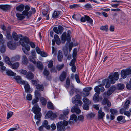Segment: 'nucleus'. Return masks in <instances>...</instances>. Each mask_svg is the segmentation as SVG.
I'll use <instances>...</instances> for the list:
<instances>
[{
  "instance_id": "f257e3e1",
  "label": "nucleus",
  "mask_w": 131,
  "mask_h": 131,
  "mask_svg": "<svg viewBox=\"0 0 131 131\" xmlns=\"http://www.w3.org/2000/svg\"><path fill=\"white\" fill-rule=\"evenodd\" d=\"M66 39L67 42L66 43V46L63 48V51L65 55L67 56L69 54L68 51V43H69L71 41V38L69 34L68 33L67 35L66 32H64L62 35L61 38L62 43H64Z\"/></svg>"
},
{
  "instance_id": "f03ea898",
  "label": "nucleus",
  "mask_w": 131,
  "mask_h": 131,
  "mask_svg": "<svg viewBox=\"0 0 131 131\" xmlns=\"http://www.w3.org/2000/svg\"><path fill=\"white\" fill-rule=\"evenodd\" d=\"M13 37L14 40V42L16 45L18 46L20 44L23 46H25V43L23 42L22 39L20 38V37H22L21 35H18L15 32H13Z\"/></svg>"
},
{
  "instance_id": "7ed1b4c3",
  "label": "nucleus",
  "mask_w": 131,
  "mask_h": 131,
  "mask_svg": "<svg viewBox=\"0 0 131 131\" xmlns=\"http://www.w3.org/2000/svg\"><path fill=\"white\" fill-rule=\"evenodd\" d=\"M68 124L67 121L65 120L58 122L56 124L57 131H64Z\"/></svg>"
},
{
  "instance_id": "20e7f679",
  "label": "nucleus",
  "mask_w": 131,
  "mask_h": 131,
  "mask_svg": "<svg viewBox=\"0 0 131 131\" xmlns=\"http://www.w3.org/2000/svg\"><path fill=\"white\" fill-rule=\"evenodd\" d=\"M32 110L34 113L35 114V118L39 119L41 117V114L40 112L41 108L39 107V106L37 104L34 105L32 109Z\"/></svg>"
},
{
  "instance_id": "39448f33",
  "label": "nucleus",
  "mask_w": 131,
  "mask_h": 131,
  "mask_svg": "<svg viewBox=\"0 0 131 131\" xmlns=\"http://www.w3.org/2000/svg\"><path fill=\"white\" fill-rule=\"evenodd\" d=\"M108 78L110 79L111 83L113 84L119 78L118 73L117 72H115L111 73Z\"/></svg>"
},
{
  "instance_id": "423d86ee",
  "label": "nucleus",
  "mask_w": 131,
  "mask_h": 131,
  "mask_svg": "<svg viewBox=\"0 0 131 131\" xmlns=\"http://www.w3.org/2000/svg\"><path fill=\"white\" fill-rule=\"evenodd\" d=\"M130 72L131 70L130 68L122 70L121 72L122 77L123 79L126 78L127 75L130 74Z\"/></svg>"
},
{
  "instance_id": "0eeeda50",
  "label": "nucleus",
  "mask_w": 131,
  "mask_h": 131,
  "mask_svg": "<svg viewBox=\"0 0 131 131\" xmlns=\"http://www.w3.org/2000/svg\"><path fill=\"white\" fill-rule=\"evenodd\" d=\"M92 89L91 87L85 88L83 89V91L81 93V95L83 96H88L90 94L89 92Z\"/></svg>"
},
{
  "instance_id": "6e6552de",
  "label": "nucleus",
  "mask_w": 131,
  "mask_h": 131,
  "mask_svg": "<svg viewBox=\"0 0 131 131\" xmlns=\"http://www.w3.org/2000/svg\"><path fill=\"white\" fill-rule=\"evenodd\" d=\"M109 82V80L108 79H105L102 80V83H101L99 86L100 87L103 86L106 84L105 87L106 88H108L110 85V83Z\"/></svg>"
},
{
  "instance_id": "1a4fd4ad",
  "label": "nucleus",
  "mask_w": 131,
  "mask_h": 131,
  "mask_svg": "<svg viewBox=\"0 0 131 131\" xmlns=\"http://www.w3.org/2000/svg\"><path fill=\"white\" fill-rule=\"evenodd\" d=\"M110 111L111 113L110 119L111 120H113L114 118V115H117L118 114V112L117 110L114 109H111Z\"/></svg>"
},
{
  "instance_id": "9d476101",
  "label": "nucleus",
  "mask_w": 131,
  "mask_h": 131,
  "mask_svg": "<svg viewBox=\"0 0 131 131\" xmlns=\"http://www.w3.org/2000/svg\"><path fill=\"white\" fill-rule=\"evenodd\" d=\"M29 7L27 5L25 7V10L23 12V13L25 15H26L27 17L28 18L32 14L31 12L30 11L28 12V11L30 9Z\"/></svg>"
},
{
  "instance_id": "9b49d317",
  "label": "nucleus",
  "mask_w": 131,
  "mask_h": 131,
  "mask_svg": "<svg viewBox=\"0 0 131 131\" xmlns=\"http://www.w3.org/2000/svg\"><path fill=\"white\" fill-rule=\"evenodd\" d=\"M31 54L32 56H30L29 57L30 61L34 64L36 63V61L34 58H36V53L34 50H32L31 51Z\"/></svg>"
},
{
  "instance_id": "f8f14e48",
  "label": "nucleus",
  "mask_w": 131,
  "mask_h": 131,
  "mask_svg": "<svg viewBox=\"0 0 131 131\" xmlns=\"http://www.w3.org/2000/svg\"><path fill=\"white\" fill-rule=\"evenodd\" d=\"M14 78L16 80L17 82L18 83L21 84H24L26 82L23 80L20 76H15L14 77Z\"/></svg>"
},
{
  "instance_id": "ddd939ff",
  "label": "nucleus",
  "mask_w": 131,
  "mask_h": 131,
  "mask_svg": "<svg viewBox=\"0 0 131 131\" xmlns=\"http://www.w3.org/2000/svg\"><path fill=\"white\" fill-rule=\"evenodd\" d=\"M78 118L76 115L74 114H73L70 116L69 123L70 124H73L76 122Z\"/></svg>"
},
{
  "instance_id": "4468645a",
  "label": "nucleus",
  "mask_w": 131,
  "mask_h": 131,
  "mask_svg": "<svg viewBox=\"0 0 131 131\" xmlns=\"http://www.w3.org/2000/svg\"><path fill=\"white\" fill-rule=\"evenodd\" d=\"M8 47L10 49L14 50L16 48V46L15 43H14L11 41H9L8 42L7 44Z\"/></svg>"
},
{
  "instance_id": "2eb2a0df",
  "label": "nucleus",
  "mask_w": 131,
  "mask_h": 131,
  "mask_svg": "<svg viewBox=\"0 0 131 131\" xmlns=\"http://www.w3.org/2000/svg\"><path fill=\"white\" fill-rule=\"evenodd\" d=\"M71 111L72 113L75 112L77 114H79L81 112V111L77 105L73 106L71 109Z\"/></svg>"
},
{
  "instance_id": "dca6fc26",
  "label": "nucleus",
  "mask_w": 131,
  "mask_h": 131,
  "mask_svg": "<svg viewBox=\"0 0 131 131\" xmlns=\"http://www.w3.org/2000/svg\"><path fill=\"white\" fill-rule=\"evenodd\" d=\"M67 76V74L65 71L63 72L59 77V79L61 82H63L65 80Z\"/></svg>"
},
{
  "instance_id": "f3484780",
  "label": "nucleus",
  "mask_w": 131,
  "mask_h": 131,
  "mask_svg": "<svg viewBox=\"0 0 131 131\" xmlns=\"http://www.w3.org/2000/svg\"><path fill=\"white\" fill-rule=\"evenodd\" d=\"M102 103L103 105L107 104V106L110 107L111 105L110 102L106 98H105L103 100Z\"/></svg>"
},
{
  "instance_id": "a211bd4d",
  "label": "nucleus",
  "mask_w": 131,
  "mask_h": 131,
  "mask_svg": "<svg viewBox=\"0 0 131 131\" xmlns=\"http://www.w3.org/2000/svg\"><path fill=\"white\" fill-rule=\"evenodd\" d=\"M98 118L99 119H103V117L105 114L104 112H103L101 110H100L98 112Z\"/></svg>"
},
{
  "instance_id": "6ab92c4d",
  "label": "nucleus",
  "mask_w": 131,
  "mask_h": 131,
  "mask_svg": "<svg viewBox=\"0 0 131 131\" xmlns=\"http://www.w3.org/2000/svg\"><path fill=\"white\" fill-rule=\"evenodd\" d=\"M26 15H25L24 14H20L19 13H17L16 16L18 20H22L25 17Z\"/></svg>"
},
{
  "instance_id": "aec40b11",
  "label": "nucleus",
  "mask_w": 131,
  "mask_h": 131,
  "mask_svg": "<svg viewBox=\"0 0 131 131\" xmlns=\"http://www.w3.org/2000/svg\"><path fill=\"white\" fill-rule=\"evenodd\" d=\"M61 12L59 11H55L52 14V16L53 18H57L60 16Z\"/></svg>"
},
{
  "instance_id": "412c9836",
  "label": "nucleus",
  "mask_w": 131,
  "mask_h": 131,
  "mask_svg": "<svg viewBox=\"0 0 131 131\" xmlns=\"http://www.w3.org/2000/svg\"><path fill=\"white\" fill-rule=\"evenodd\" d=\"M20 56L19 55H16L11 58V61L12 62L19 61L20 59Z\"/></svg>"
},
{
  "instance_id": "4be33fe9",
  "label": "nucleus",
  "mask_w": 131,
  "mask_h": 131,
  "mask_svg": "<svg viewBox=\"0 0 131 131\" xmlns=\"http://www.w3.org/2000/svg\"><path fill=\"white\" fill-rule=\"evenodd\" d=\"M42 125L48 129H49L50 128V126L48 125V122L46 120H45L43 122Z\"/></svg>"
},
{
  "instance_id": "5701e85b",
  "label": "nucleus",
  "mask_w": 131,
  "mask_h": 131,
  "mask_svg": "<svg viewBox=\"0 0 131 131\" xmlns=\"http://www.w3.org/2000/svg\"><path fill=\"white\" fill-rule=\"evenodd\" d=\"M22 62L25 65H27L28 63V59L25 55L23 56Z\"/></svg>"
},
{
  "instance_id": "b1692460",
  "label": "nucleus",
  "mask_w": 131,
  "mask_h": 131,
  "mask_svg": "<svg viewBox=\"0 0 131 131\" xmlns=\"http://www.w3.org/2000/svg\"><path fill=\"white\" fill-rule=\"evenodd\" d=\"M81 99L80 96L79 94H77L73 97L72 99V102L73 103H75L76 101Z\"/></svg>"
},
{
  "instance_id": "393cba45",
  "label": "nucleus",
  "mask_w": 131,
  "mask_h": 131,
  "mask_svg": "<svg viewBox=\"0 0 131 131\" xmlns=\"http://www.w3.org/2000/svg\"><path fill=\"white\" fill-rule=\"evenodd\" d=\"M117 89L118 90H122L125 87L124 84L122 83H118L116 85V87Z\"/></svg>"
},
{
  "instance_id": "a878e982",
  "label": "nucleus",
  "mask_w": 131,
  "mask_h": 131,
  "mask_svg": "<svg viewBox=\"0 0 131 131\" xmlns=\"http://www.w3.org/2000/svg\"><path fill=\"white\" fill-rule=\"evenodd\" d=\"M63 59L62 51H59L58 53V59L59 61H61Z\"/></svg>"
},
{
  "instance_id": "bb28decb",
  "label": "nucleus",
  "mask_w": 131,
  "mask_h": 131,
  "mask_svg": "<svg viewBox=\"0 0 131 131\" xmlns=\"http://www.w3.org/2000/svg\"><path fill=\"white\" fill-rule=\"evenodd\" d=\"M83 102L88 105H90L91 103V101L89 99L86 97H84L82 99Z\"/></svg>"
},
{
  "instance_id": "cd10ccee",
  "label": "nucleus",
  "mask_w": 131,
  "mask_h": 131,
  "mask_svg": "<svg viewBox=\"0 0 131 131\" xmlns=\"http://www.w3.org/2000/svg\"><path fill=\"white\" fill-rule=\"evenodd\" d=\"M25 81L26 82L24 84L25 85L24 88L26 92H29L30 90V86L27 82L26 81Z\"/></svg>"
},
{
  "instance_id": "c85d7f7f",
  "label": "nucleus",
  "mask_w": 131,
  "mask_h": 131,
  "mask_svg": "<svg viewBox=\"0 0 131 131\" xmlns=\"http://www.w3.org/2000/svg\"><path fill=\"white\" fill-rule=\"evenodd\" d=\"M54 37L55 40L56 41V43L59 45L60 44V40L58 36L57 35H55L54 36Z\"/></svg>"
},
{
  "instance_id": "c756f323",
  "label": "nucleus",
  "mask_w": 131,
  "mask_h": 131,
  "mask_svg": "<svg viewBox=\"0 0 131 131\" xmlns=\"http://www.w3.org/2000/svg\"><path fill=\"white\" fill-rule=\"evenodd\" d=\"M100 82H101L100 81H98V83L99 84V85L98 86H96L94 89L95 92H96V93H97L98 94H100V89L99 88V87L100 86H99L101 84Z\"/></svg>"
},
{
  "instance_id": "7c9ffc66",
  "label": "nucleus",
  "mask_w": 131,
  "mask_h": 131,
  "mask_svg": "<svg viewBox=\"0 0 131 131\" xmlns=\"http://www.w3.org/2000/svg\"><path fill=\"white\" fill-rule=\"evenodd\" d=\"M123 117L122 116H120L118 117L117 118V120L120 121L119 123L121 124H122L125 123L126 122V120L125 119H123Z\"/></svg>"
},
{
  "instance_id": "2f4dec72",
  "label": "nucleus",
  "mask_w": 131,
  "mask_h": 131,
  "mask_svg": "<svg viewBox=\"0 0 131 131\" xmlns=\"http://www.w3.org/2000/svg\"><path fill=\"white\" fill-rule=\"evenodd\" d=\"M19 62H16L13 64H12V65L10 66H11V67L12 68L14 69H16L18 68L19 66Z\"/></svg>"
},
{
  "instance_id": "473e14b6",
  "label": "nucleus",
  "mask_w": 131,
  "mask_h": 131,
  "mask_svg": "<svg viewBox=\"0 0 131 131\" xmlns=\"http://www.w3.org/2000/svg\"><path fill=\"white\" fill-rule=\"evenodd\" d=\"M85 16L86 21L88 23H89L90 24H92L93 23L92 19L88 16L86 15Z\"/></svg>"
},
{
  "instance_id": "72a5a7b5",
  "label": "nucleus",
  "mask_w": 131,
  "mask_h": 131,
  "mask_svg": "<svg viewBox=\"0 0 131 131\" xmlns=\"http://www.w3.org/2000/svg\"><path fill=\"white\" fill-rule=\"evenodd\" d=\"M99 94L95 93L93 98V100L95 102H97L99 101Z\"/></svg>"
},
{
  "instance_id": "f704fd0d",
  "label": "nucleus",
  "mask_w": 131,
  "mask_h": 131,
  "mask_svg": "<svg viewBox=\"0 0 131 131\" xmlns=\"http://www.w3.org/2000/svg\"><path fill=\"white\" fill-rule=\"evenodd\" d=\"M71 89L69 91V93L70 95H73L75 92H76L77 89L74 88V86L73 85L71 86Z\"/></svg>"
},
{
  "instance_id": "c9c22d12",
  "label": "nucleus",
  "mask_w": 131,
  "mask_h": 131,
  "mask_svg": "<svg viewBox=\"0 0 131 131\" xmlns=\"http://www.w3.org/2000/svg\"><path fill=\"white\" fill-rule=\"evenodd\" d=\"M24 6L23 5L21 4L17 7L16 9L17 11L21 12L24 9Z\"/></svg>"
},
{
  "instance_id": "e433bc0d",
  "label": "nucleus",
  "mask_w": 131,
  "mask_h": 131,
  "mask_svg": "<svg viewBox=\"0 0 131 131\" xmlns=\"http://www.w3.org/2000/svg\"><path fill=\"white\" fill-rule=\"evenodd\" d=\"M37 66L38 68L40 70H42L43 68V66L42 63L39 61L37 62Z\"/></svg>"
},
{
  "instance_id": "4c0bfd02",
  "label": "nucleus",
  "mask_w": 131,
  "mask_h": 131,
  "mask_svg": "<svg viewBox=\"0 0 131 131\" xmlns=\"http://www.w3.org/2000/svg\"><path fill=\"white\" fill-rule=\"evenodd\" d=\"M26 77L28 79L30 80L34 78L33 74L31 72H29L26 76Z\"/></svg>"
},
{
  "instance_id": "58836bf2",
  "label": "nucleus",
  "mask_w": 131,
  "mask_h": 131,
  "mask_svg": "<svg viewBox=\"0 0 131 131\" xmlns=\"http://www.w3.org/2000/svg\"><path fill=\"white\" fill-rule=\"evenodd\" d=\"M35 94L36 97L39 99L41 96V95L40 92L38 90H35Z\"/></svg>"
},
{
  "instance_id": "ea45409f",
  "label": "nucleus",
  "mask_w": 131,
  "mask_h": 131,
  "mask_svg": "<svg viewBox=\"0 0 131 131\" xmlns=\"http://www.w3.org/2000/svg\"><path fill=\"white\" fill-rule=\"evenodd\" d=\"M36 88L40 91H43V87L42 84H38L36 85Z\"/></svg>"
},
{
  "instance_id": "a19ab883",
  "label": "nucleus",
  "mask_w": 131,
  "mask_h": 131,
  "mask_svg": "<svg viewBox=\"0 0 131 131\" xmlns=\"http://www.w3.org/2000/svg\"><path fill=\"white\" fill-rule=\"evenodd\" d=\"M95 114L93 113H90L86 115L88 119H91L95 116Z\"/></svg>"
},
{
  "instance_id": "79ce46f5",
  "label": "nucleus",
  "mask_w": 131,
  "mask_h": 131,
  "mask_svg": "<svg viewBox=\"0 0 131 131\" xmlns=\"http://www.w3.org/2000/svg\"><path fill=\"white\" fill-rule=\"evenodd\" d=\"M6 73L7 75L11 76H14L16 75V73L11 70H9L6 72Z\"/></svg>"
},
{
  "instance_id": "37998d69",
  "label": "nucleus",
  "mask_w": 131,
  "mask_h": 131,
  "mask_svg": "<svg viewBox=\"0 0 131 131\" xmlns=\"http://www.w3.org/2000/svg\"><path fill=\"white\" fill-rule=\"evenodd\" d=\"M6 50V47L5 45H2L1 47L0 51L2 53H4Z\"/></svg>"
},
{
  "instance_id": "c03bdc74",
  "label": "nucleus",
  "mask_w": 131,
  "mask_h": 131,
  "mask_svg": "<svg viewBox=\"0 0 131 131\" xmlns=\"http://www.w3.org/2000/svg\"><path fill=\"white\" fill-rule=\"evenodd\" d=\"M47 106L48 108L49 109L53 110L54 109V107L52 103L50 102H48L47 104Z\"/></svg>"
},
{
  "instance_id": "a18cd8bd",
  "label": "nucleus",
  "mask_w": 131,
  "mask_h": 131,
  "mask_svg": "<svg viewBox=\"0 0 131 131\" xmlns=\"http://www.w3.org/2000/svg\"><path fill=\"white\" fill-rule=\"evenodd\" d=\"M70 84V79L69 78H67L66 81V84L65 85V87L66 88H68L69 87Z\"/></svg>"
},
{
  "instance_id": "49530a36",
  "label": "nucleus",
  "mask_w": 131,
  "mask_h": 131,
  "mask_svg": "<svg viewBox=\"0 0 131 131\" xmlns=\"http://www.w3.org/2000/svg\"><path fill=\"white\" fill-rule=\"evenodd\" d=\"M5 62L7 63L9 65H12V63L11 62L9 58L8 57H6L5 58Z\"/></svg>"
},
{
  "instance_id": "de8ad7c7",
  "label": "nucleus",
  "mask_w": 131,
  "mask_h": 131,
  "mask_svg": "<svg viewBox=\"0 0 131 131\" xmlns=\"http://www.w3.org/2000/svg\"><path fill=\"white\" fill-rule=\"evenodd\" d=\"M64 67V64L58 65L56 66V68L57 70L60 71Z\"/></svg>"
},
{
  "instance_id": "09e8293b",
  "label": "nucleus",
  "mask_w": 131,
  "mask_h": 131,
  "mask_svg": "<svg viewBox=\"0 0 131 131\" xmlns=\"http://www.w3.org/2000/svg\"><path fill=\"white\" fill-rule=\"evenodd\" d=\"M77 49L74 48L73 50L72 56L74 59H75V57L77 54Z\"/></svg>"
},
{
  "instance_id": "8fccbe9b",
  "label": "nucleus",
  "mask_w": 131,
  "mask_h": 131,
  "mask_svg": "<svg viewBox=\"0 0 131 131\" xmlns=\"http://www.w3.org/2000/svg\"><path fill=\"white\" fill-rule=\"evenodd\" d=\"M100 29L102 30H105L107 31L108 30V27L107 25L102 26L100 28Z\"/></svg>"
},
{
  "instance_id": "3c124183",
  "label": "nucleus",
  "mask_w": 131,
  "mask_h": 131,
  "mask_svg": "<svg viewBox=\"0 0 131 131\" xmlns=\"http://www.w3.org/2000/svg\"><path fill=\"white\" fill-rule=\"evenodd\" d=\"M40 101L42 105H46L47 101L46 99L44 97H41L40 99Z\"/></svg>"
},
{
  "instance_id": "603ef678",
  "label": "nucleus",
  "mask_w": 131,
  "mask_h": 131,
  "mask_svg": "<svg viewBox=\"0 0 131 131\" xmlns=\"http://www.w3.org/2000/svg\"><path fill=\"white\" fill-rule=\"evenodd\" d=\"M23 40V42L24 41L27 44H29V42H30L28 38L26 37H24L23 39H22Z\"/></svg>"
},
{
  "instance_id": "864d4df0",
  "label": "nucleus",
  "mask_w": 131,
  "mask_h": 131,
  "mask_svg": "<svg viewBox=\"0 0 131 131\" xmlns=\"http://www.w3.org/2000/svg\"><path fill=\"white\" fill-rule=\"evenodd\" d=\"M53 62L52 60H51L49 61L48 65V67L49 68H51L52 67L53 65Z\"/></svg>"
},
{
  "instance_id": "5fc2aeb1",
  "label": "nucleus",
  "mask_w": 131,
  "mask_h": 131,
  "mask_svg": "<svg viewBox=\"0 0 131 131\" xmlns=\"http://www.w3.org/2000/svg\"><path fill=\"white\" fill-rule=\"evenodd\" d=\"M59 33L61 34L63 32V28L61 26H59L58 27Z\"/></svg>"
},
{
  "instance_id": "6e6d98bb",
  "label": "nucleus",
  "mask_w": 131,
  "mask_h": 131,
  "mask_svg": "<svg viewBox=\"0 0 131 131\" xmlns=\"http://www.w3.org/2000/svg\"><path fill=\"white\" fill-rule=\"evenodd\" d=\"M52 111H49L46 114V117L48 118L50 117L52 115Z\"/></svg>"
},
{
  "instance_id": "4d7b16f0",
  "label": "nucleus",
  "mask_w": 131,
  "mask_h": 131,
  "mask_svg": "<svg viewBox=\"0 0 131 131\" xmlns=\"http://www.w3.org/2000/svg\"><path fill=\"white\" fill-rule=\"evenodd\" d=\"M89 105L86 104H84L83 105V109L84 110H89V107L88 105Z\"/></svg>"
},
{
  "instance_id": "13d9d810",
  "label": "nucleus",
  "mask_w": 131,
  "mask_h": 131,
  "mask_svg": "<svg viewBox=\"0 0 131 131\" xmlns=\"http://www.w3.org/2000/svg\"><path fill=\"white\" fill-rule=\"evenodd\" d=\"M19 71L20 73L24 75H27V71L21 69L19 70Z\"/></svg>"
},
{
  "instance_id": "bf43d9fd",
  "label": "nucleus",
  "mask_w": 131,
  "mask_h": 131,
  "mask_svg": "<svg viewBox=\"0 0 131 131\" xmlns=\"http://www.w3.org/2000/svg\"><path fill=\"white\" fill-rule=\"evenodd\" d=\"M73 103L75 104L76 105H79L80 106L82 105L83 104L82 102L79 100H77V101H76L75 103Z\"/></svg>"
},
{
  "instance_id": "052dcab7",
  "label": "nucleus",
  "mask_w": 131,
  "mask_h": 131,
  "mask_svg": "<svg viewBox=\"0 0 131 131\" xmlns=\"http://www.w3.org/2000/svg\"><path fill=\"white\" fill-rule=\"evenodd\" d=\"M76 59L73 58V59L70 62V63L69 65L71 66H75L74 64L75 61Z\"/></svg>"
},
{
  "instance_id": "680f3d73",
  "label": "nucleus",
  "mask_w": 131,
  "mask_h": 131,
  "mask_svg": "<svg viewBox=\"0 0 131 131\" xmlns=\"http://www.w3.org/2000/svg\"><path fill=\"white\" fill-rule=\"evenodd\" d=\"M130 104V102L129 100H127L124 104V107L125 108H127L128 106Z\"/></svg>"
},
{
  "instance_id": "e2e57ef3",
  "label": "nucleus",
  "mask_w": 131,
  "mask_h": 131,
  "mask_svg": "<svg viewBox=\"0 0 131 131\" xmlns=\"http://www.w3.org/2000/svg\"><path fill=\"white\" fill-rule=\"evenodd\" d=\"M6 38L8 40H10L12 39V36L9 32H7Z\"/></svg>"
},
{
  "instance_id": "0e129e2a",
  "label": "nucleus",
  "mask_w": 131,
  "mask_h": 131,
  "mask_svg": "<svg viewBox=\"0 0 131 131\" xmlns=\"http://www.w3.org/2000/svg\"><path fill=\"white\" fill-rule=\"evenodd\" d=\"M8 7V6L7 5H0V8L3 10L6 9Z\"/></svg>"
},
{
  "instance_id": "69168bd1",
  "label": "nucleus",
  "mask_w": 131,
  "mask_h": 131,
  "mask_svg": "<svg viewBox=\"0 0 131 131\" xmlns=\"http://www.w3.org/2000/svg\"><path fill=\"white\" fill-rule=\"evenodd\" d=\"M13 112H9L7 114V118L8 119L10 117L13 115Z\"/></svg>"
},
{
  "instance_id": "338daca9",
  "label": "nucleus",
  "mask_w": 131,
  "mask_h": 131,
  "mask_svg": "<svg viewBox=\"0 0 131 131\" xmlns=\"http://www.w3.org/2000/svg\"><path fill=\"white\" fill-rule=\"evenodd\" d=\"M109 89L112 91V92H113L116 89H117L115 86L114 85H113L110 87Z\"/></svg>"
},
{
  "instance_id": "774afa93",
  "label": "nucleus",
  "mask_w": 131,
  "mask_h": 131,
  "mask_svg": "<svg viewBox=\"0 0 131 131\" xmlns=\"http://www.w3.org/2000/svg\"><path fill=\"white\" fill-rule=\"evenodd\" d=\"M43 73L46 76H48L49 74V71L46 69H44Z\"/></svg>"
}]
</instances>
